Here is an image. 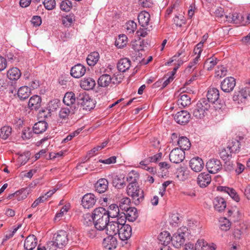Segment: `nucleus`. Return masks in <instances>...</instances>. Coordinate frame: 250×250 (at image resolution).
I'll return each instance as SVG.
<instances>
[{
    "label": "nucleus",
    "mask_w": 250,
    "mask_h": 250,
    "mask_svg": "<svg viewBox=\"0 0 250 250\" xmlns=\"http://www.w3.org/2000/svg\"><path fill=\"white\" fill-rule=\"evenodd\" d=\"M117 239L113 236L108 235L103 240V246L106 250H113L117 247Z\"/></svg>",
    "instance_id": "20"
},
{
    "label": "nucleus",
    "mask_w": 250,
    "mask_h": 250,
    "mask_svg": "<svg viewBox=\"0 0 250 250\" xmlns=\"http://www.w3.org/2000/svg\"><path fill=\"white\" fill-rule=\"evenodd\" d=\"M48 124L45 121H39L34 124L32 130L35 134H41L46 130Z\"/></svg>",
    "instance_id": "25"
},
{
    "label": "nucleus",
    "mask_w": 250,
    "mask_h": 250,
    "mask_svg": "<svg viewBox=\"0 0 250 250\" xmlns=\"http://www.w3.org/2000/svg\"><path fill=\"white\" fill-rule=\"evenodd\" d=\"M188 233V229L186 227L179 229L171 237V242L173 246L176 248H180L185 243V237Z\"/></svg>",
    "instance_id": "3"
},
{
    "label": "nucleus",
    "mask_w": 250,
    "mask_h": 250,
    "mask_svg": "<svg viewBox=\"0 0 250 250\" xmlns=\"http://www.w3.org/2000/svg\"><path fill=\"white\" fill-rule=\"evenodd\" d=\"M75 21V16L74 14L66 15L62 18V24L66 27H69Z\"/></svg>",
    "instance_id": "49"
},
{
    "label": "nucleus",
    "mask_w": 250,
    "mask_h": 250,
    "mask_svg": "<svg viewBox=\"0 0 250 250\" xmlns=\"http://www.w3.org/2000/svg\"><path fill=\"white\" fill-rule=\"evenodd\" d=\"M125 29L128 33H133L137 28V24L133 21H129L126 23Z\"/></svg>",
    "instance_id": "54"
},
{
    "label": "nucleus",
    "mask_w": 250,
    "mask_h": 250,
    "mask_svg": "<svg viewBox=\"0 0 250 250\" xmlns=\"http://www.w3.org/2000/svg\"><path fill=\"white\" fill-rule=\"evenodd\" d=\"M96 85L95 80L91 78H84L81 82V87L85 90L92 89Z\"/></svg>",
    "instance_id": "34"
},
{
    "label": "nucleus",
    "mask_w": 250,
    "mask_h": 250,
    "mask_svg": "<svg viewBox=\"0 0 250 250\" xmlns=\"http://www.w3.org/2000/svg\"><path fill=\"white\" fill-rule=\"evenodd\" d=\"M116 158L117 157L116 156H113L105 160L100 159L99 160L98 162L107 165L114 164L116 162Z\"/></svg>",
    "instance_id": "61"
},
{
    "label": "nucleus",
    "mask_w": 250,
    "mask_h": 250,
    "mask_svg": "<svg viewBox=\"0 0 250 250\" xmlns=\"http://www.w3.org/2000/svg\"><path fill=\"white\" fill-rule=\"evenodd\" d=\"M236 85L235 79L232 77L225 78L221 83V88L225 92L232 91Z\"/></svg>",
    "instance_id": "11"
},
{
    "label": "nucleus",
    "mask_w": 250,
    "mask_h": 250,
    "mask_svg": "<svg viewBox=\"0 0 250 250\" xmlns=\"http://www.w3.org/2000/svg\"><path fill=\"white\" fill-rule=\"evenodd\" d=\"M108 180L112 181L113 186L117 188H121L125 186V175L124 174H117L112 173L108 175Z\"/></svg>",
    "instance_id": "8"
},
{
    "label": "nucleus",
    "mask_w": 250,
    "mask_h": 250,
    "mask_svg": "<svg viewBox=\"0 0 250 250\" xmlns=\"http://www.w3.org/2000/svg\"><path fill=\"white\" fill-rule=\"evenodd\" d=\"M127 42V38L125 35H120L115 41V45L120 48L125 47Z\"/></svg>",
    "instance_id": "45"
},
{
    "label": "nucleus",
    "mask_w": 250,
    "mask_h": 250,
    "mask_svg": "<svg viewBox=\"0 0 250 250\" xmlns=\"http://www.w3.org/2000/svg\"><path fill=\"white\" fill-rule=\"evenodd\" d=\"M131 61L127 58L120 59L117 64V68L120 72H125L130 67Z\"/></svg>",
    "instance_id": "31"
},
{
    "label": "nucleus",
    "mask_w": 250,
    "mask_h": 250,
    "mask_svg": "<svg viewBox=\"0 0 250 250\" xmlns=\"http://www.w3.org/2000/svg\"><path fill=\"white\" fill-rule=\"evenodd\" d=\"M206 167L209 173L215 174L222 169V165L220 160L212 159L207 162Z\"/></svg>",
    "instance_id": "10"
},
{
    "label": "nucleus",
    "mask_w": 250,
    "mask_h": 250,
    "mask_svg": "<svg viewBox=\"0 0 250 250\" xmlns=\"http://www.w3.org/2000/svg\"><path fill=\"white\" fill-rule=\"evenodd\" d=\"M121 226L119 222L116 221H109L105 228L106 234L110 236L118 234Z\"/></svg>",
    "instance_id": "17"
},
{
    "label": "nucleus",
    "mask_w": 250,
    "mask_h": 250,
    "mask_svg": "<svg viewBox=\"0 0 250 250\" xmlns=\"http://www.w3.org/2000/svg\"><path fill=\"white\" fill-rule=\"evenodd\" d=\"M58 248H60V247L57 245V243L55 242V240L49 241L47 244V249L48 250H57Z\"/></svg>",
    "instance_id": "62"
},
{
    "label": "nucleus",
    "mask_w": 250,
    "mask_h": 250,
    "mask_svg": "<svg viewBox=\"0 0 250 250\" xmlns=\"http://www.w3.org/2000/svg\"><path fill=\"white\" fill-rule=\"evenodd\" d=\"M139 178V173L135 170H132L128 173L126 181L128 182V184H130V183L138 184L137 181Z\"/></svg>",
    "instance_id": "41"
},
{
    "label": "nucleus",
    "mask_w": 250,
    "mask_h": 250,
    "mask_svg": "<svg viewBox=\"0 0 250 250\" xmlns=\"http://www.w3.org/2000/svg\"><path fill=\"white\" fill-rule=\"evenodd\" d=\"M118 234L121 240L125 241L128 240L130 238L132 234L131 226L128 224L121 226Z\"/></svg>",
    "instance_id": "13"
},
{
    "label": "nucleus",
    "mask_w": 250,
    "mask_h": 250,
    "mask_svg": "<svg viewBox=\"0 0 250 250\" xmlns=\"http://www.w3.org/2000/svg\"><path fill=\"white\" fill-rule=\"evenodd\" d=\"M200 59V55H197L192 61H191L187 67L186 69V71L188 73L192 72L195 68L196 65L198 63Z\"/></svg>",
    "instance_id": "52"
},
{
    "label": "nucleus",
    "mask_w": 250,
    "mask_h": 250,
    "mask_svg": "<svg viewBox=\"0 0 250 250\" xmlns=\"http://www.w3.org/2000/svg\"><path fill=\"white\" fill-rule=\"evenodd\" d=\"M214 208L219 212L223 211L226 208V203L224 199L220 197H216L213 201Z\"/></svg>",
    "instance_id": "32"
},
{
    "label": "nucleus",
    "mask_w": 250,
    "mask_h": 250,
    "mask_svg": "<svg viewBox=\"0 0 250 250\" xmlns=\"http://www.w3.org/2000/svg\"><path fill=\"white\" fill-rule=\"evenodd\" d=\"M120 208L117 205L113 204L109 206L106 213L109 218H116L120 214Z\"/></svg>",
    "instance_id": "35"
},
{
    "label": "nucleus",
    "mask_w": 250,
    "mask_h": 250,
    "mask_svg": "<svg viewBox=\"0 0 250 250\" xmlns=\"http://www.w3.org/2000/svg\"><path fill=\"white\" fill-rule=\"evenodd\" d=\"M43 4L47 10H51L55 8L56 1L55 0H44Z\"/></svg>",
    "instance_id": "58"
},
{
    "label": "nucleus",
    "mask_w": 250,
    "mask_h": 250,
    "mask_svg": "<svg viewBox=\"0 0 250 250\" xmlns=\"http://www.w3.org/2000/svg\"><path fill=\"white\" fill-rule=\"evenodd\" d=\"M170 161L175 164H179L182 162L185 158V151L178 148L172 149L169 155Z\"/></svg>",
    "instance_id": "7"
},
{
    "label": "nucleus",
    "mask_w": 250,
    "mask_h": 250,
    "mask_svg": "<svg viewBox=\"0 0 250 250\" xmlns=\"http://www.w3.org/2000/svg\"><path fill=\"white\" fill-rule=\"evenodd\" d=\"M177 104L180 107H185L190 104L191 98L188 94L182 93L180 95Z\"/></svg>",
    "instance_id": "29"
},
{
    "label": "nucleus",
    "mask_w": 250,
    "mask_h": 250,
    "mask_svg": "<svg viewBox=\"0 0 250 250\" xmlns=\"http://www.w3.org/2000/svg\"><path fill=\"white\" fill-rule=\"evenodd\" d=\"M197 107L202 109L205 112L208 111L210 108V104L208 100L205 98L201 99L196 104Z\"/></svg>",
    "instance_id": "48"
},
{
    "label": "nucleus",
    "mask_w": 250,
    "mask_h": 250,
    "mask_svg": "<svg viewBox=\"0 0 250 250\" xmlns=\"http://www.w3.org/2000/svg\"><path fill=\"white\" fill-rule=\"evenodd\" d=\"M67 236L66 231L61 230L54 234L53 240L57 243V245L60 247V248H62L68 243V239Z\"/></svg>",
    "instance_id": "9"
},
{
    "label": "nucleus",
    "mask_w": 250,
    "mask_h": 250,
    "mask_svg": "<svg viewBox=\"0 0 250 250\" xmlns=\"http://www.w3.org/2000/svg\"><path fill=\"white\" fill-rule=\"evenodd\" d=\"M227 20L230 22H233L235 23H239L241 21L240 19L243 17L241 15L237 13H234L229 16H226Z\"/></svg>",
    "instance_id": "50"
},
{
    "label": "nucleus",
    "mask_w": 250,
    "mask_h": 250,
    "mask_svg": "<svg viewBox=\"0 0 250 250\" xmlns=\"http://www.w3.org/2000/svg\"><path fill=\"white\" fill-rule=\"evenodd\" d=\"M126 192L128 196L131 197L135 205H139L144 200V191L139 188L138 184H128Z\"/></svg>",
    "instance_id": "2"
},
{
    "label": "nucleus",
    "mask_w": 250,
    "mask_h": 250,
    "mask_svg": "<svg viewBox=\"0 0 250 250\" xmlns=\"http://www.w3.org/2000/svg\"><path fill=\"white\" fill-rule=\"evenodd\" d=\"M125 211L126 212L127 220L130 222L134 221L138 217L137 210L134 207H130Z\"/></svg>",
    "instance_id": "38"
},
{
    "label": "nucleus",
    "mask_w": 250,
    "mask_h": 250,
    "mask_svg": "<svg viewBox=\"0 0 250 250\" xmlns=\"http://www.w3.org/2000/svg\"><path fill=\"white\" fill-rule=\"evenodd\" d=\"M76 109L73 106L62 107L59 112V117L62 119H68L70 115L74 114Z\"/></svg>",
    "instance_id": "30"
},
{
    "label": "nucleus",
    "mask_w": 250,
    "mask_h": 250,
    "mask_svg": "<svg viewBox=\"0 0 250 250\" xmlns=\"http://www.w3.org/2000/svg\"><path fill=\"white\" fill-rule=\"evenodd\" d=\"M204 164L203 160L198 157H194L189 161V167L191 169L196 172L201 171L204 167Z\"/></svg>",
    "instance_id": "18"
},
{
    "label": "nucleus",
    "mask_w": 250,
    "mask_h": 250,
    "mask_svg": "<svg viewBox=\"0 0 250 250\" xmlns=\"http://www.w3.org/2000/svg\"><path fill=\"white\" fill-rule=\"evenodd\" d=\"M117 218L116 221L119 222L120 225L121 226L126 225L125 224L126 220L127 219V216L126 215V213L124 212H122V211L120 212V214L116 217Z\"/></svg>",
    "instance_id": "59"
},
{
    "label": "nucleus",
    "mask_w": 250,
    "mask_h": 250,
    "mask_svg": "<svg viewBox=\"0 0 250 250\" xmlns=\"http://www.w3.org/2000/svg\"><path fill=\"white\" fill-rule=\"evenodd\" d=\"M250 96V89L249 87L242 88L240 91L235 92L233 96V100L240 104L245 103L247 99Z\"/></svg>",
    "instance_id": "6"
},
{
    "label": "nucleus",
    "mask_w": 250,
    "mask_h": 250,
    "mask_svg": "<svg viewBox=\"0 0 250 250\" xmlns=\"http://www.w3.org/2000/svg\"><path fill=\"white\" fill-rule=\"evenodd\" d=\"M77 101V97L75 94L72 92H66L63 97V102L67 106H73L75 109L78 108V104L76 103Z\"/></svg>",
    "instance_id": "14"
},
{
    "label": "nucleus",
    "mask_w": 250,
    "mask_h": 250,
    "mask_svg": "<svg viewBox=\"0 0 250 250\" xmlns=\"http://www.w3.org/2000/svg\"><path fill=\"white\" fill-rule=\"evenodd\" d=\"M60 102L58 99H54L49 102L48 104V110L50 112L56 111L59 107Z\"/></svg>",
    "instance_id": "51"
},
{
    "label": "nucleus",
    "mask_w": 250,
    "mask_h": 250,
    "mask_svg": "<svg viewBox=\"0 0 250 250\" xmlns=\"http://www.w3.org/2000/svg\"><path fill=\"white\" fill-rule=\"evenodd\" d=\"M17 94L20 100L23 101L29 97L31 94V90L28 86H23L18 89Z\"/></svg>",
    "instance_id": "33"
},
{
    "label": "nucleus",
    "mask_w": 250,
    "mask_h": 250,
    "mask_svg": "<svg viewBox=\"0 0 250 250\" xmlns=\"http://www.w3.org/2000/svg\"><path fill=\"white\" fill-rule=\"evenodd\" d=\"M240 142L238 140L232 141L227 146V149L231 153H237L239 151L240 148Z\"/></svg>",
    "instance_id": "40"
},
{
    "label": "nucleus",
    "mask_w": 250,
    "mask_h": 250,
    "mask_svg": "<svg viewBox=\"0 0 250 250\" xmlns=\"http://www.w3.org/2000/svg\"><path fill=\"white\" fill-rule=\"evenodd\" d=\"M119 202V206H118L121 211H125L130 208L131 202L129 198L127 197H123L120 200Z\"/></svg>",
    "instance_id": "44"
},
{
    "label": "nucleus",
    "mask_w": 250,
    "mask_h": 250,
    "mask_svg": "<svg viewBox=\"0 0 250 250\" xmlns=\"http://www.w3.org/2000/svg\"><path fill=\"white\" fill-rule=\"evenodd\" d=\"M20 70L17 67H12L7 72V77L11 81H16L21 76Z\"/></svg>",
    "instance_id": "26"
},
{
    "label": "nucleus",
    "mask_w": 250,
    "mask_h": 250,
    "mask_svg": "<svg viewBox=\"0 0 250 250\" xmlns=\"http://www.w3.org/2000/svg\"><path fill=\"white\" fill-rule=\"evenodd\" d=\"M86 72L85 67L81 63H78L72 67L70 70L71 75L75 78H80Z\"/></svg>",
    "instance_id": "16"
},
{
    "label": "nucleus",
    "mask_w": 250,
    "mask_h": 250,
    "mask_svg": "<svg viewBox=\"0 0 250 250\" xmlns=\"http://www.w3.org/2000/svg\"><path fill=\"white\" fill-rule=\"evenodd\" d=\"M158 239L164 246H167L171 241V236L167 231L161 232L158 236Z\"/></svg>",
    "instance_id": "37"
},
{
    "label": "nucleus",
    "mask_w": 250,
    "mask_h": 250,
    "mask_svg": "<svg viewBox=\"0 0 250 250\" xmlns=\"http://www.w3.org/2000/svg\"><path fill=\"white\" fill-rule=\"evenodd\" d=\"M190 118V114L188 112L182 110L175 114L174 120L180 125H185L189 122Z\"/></svg>",
    "instance_id": "15"
},
{
    "label": "nucleus",
    "mask_w": 250,
    "mask_h": 250,
    "mask_svg": "<svg viewBox=\"0 0 250 250\" xmlns=\"http://www.w3.org/2000/svg\"><path fill=\"white\" fill-rule=\"evenodd\" d=\"M195 250H209V247L204 240L199 239L195 245Z\"/></svg>",
    "instance_id": "47"
},
{
    "label": "nucleus",
    "mask_w": 250,
    "mask_h": 250,
    "mask_svg": "<svg viewBox=\"0 0 250 250\" xmlns=\"http://www.w3.org/2000/svg\"><path fill=\"white\" fill-rule=\"evenodd\" d=\"M69 209V208L68 206L65 205L62 207L60 211L56 213L54 218L55 220H59L68 211Z\"/></svg>",
    "instance_id": "57"
},
{
    "label": "nucleus",
    "mask_w": 250,
    "mask_h": 250,
    "mask_svg": "<svg viewBox=\"0 0 250 250\" xmlns=\"http://www.w3.org/2000/svg\"><path fill=\"white\" fill-rule=\"evenodd\" d=\"M78 104H81L83 109L90 110L94 107V101L85 92H83L79 93L77 96Z\"/></svg>",
    "instance_id": "4"
},
{
    "label": "nucleus",
    "mask_w": 250,
    "mask_h": 250,
    "mask_svg": "<svg viewBox=\"0 0 250 250\" xmlns=\"http://www.w3.org/2000/svg\"><path fill=\"white\" fill-rule=\"evenodd\" d=\"M121 81L118 80L115 76L111 77L110 75L107 74L102 75L97 81L98 85L103 87L108 86L111 83L115 84L119 83Z\"/></svg>",
    "instance_id": "5"
},
{
    "label": "nucleus",
    "mask_w": 250,
    "mask_h": 250,
    "mask_svg": "<svg viewBox=\"0 0 250 250\" xmlns=\"http://www.w3.org/2000/svg\"><path fill=\"white\" fill-rule=\"evenodd\" d=\"M12 129L9 126H4L0 129V138L6 140L11 134Z\"/></svg>",
    "instance_id": "42"
},
{
    "label": "nucleus",
    "mask_w": 250,
    "mask_h": 250,
    "mask_svg": "<svg viewBox=\"0 0 250 250\" xmlns=\"http://www.w3.org/2000/svg\"><path fill=\"white\" fill-rule=\"evenodd\" d=\"M95 196L91 193H86L82 198V205L84 208H93L96 202Z\"/></svg>",
    "instance_id": "12"
},
{
    "label": "nucleus",
    "mask_w": 250,
    "mask_h": 250,
    "mask_svg": "<svg viewBox=\"0 0 250 250\" xmlns=\"http://www.w3.org/2000/svg\"><path fill=\"white\" fill-rule=\"evenodd\" d=\"M60 9L64 12H69L72 7V3L69 0H63L60 3Z\"/></svg>",
    "instance_id": "53"
},
{
    "label": "nucleus",
    "mask_w": 250,
    "mask_h": 250,
    "mask_svg": "<svg viewBox=\"0 0 250 250\" xmlns=\"http://www.w3.org/2000/svg\"><path fill=\"white\" fill-rule=\"evenodd\" d=\"M92 217L95 228L99 231L104 230L107 223L109 222V217L106 213V210L103 207L95 208L93 211Z\"/></svg>",
    "instance_id": "1"
},
{
    "label": "nucleus",
    "mask_w": 250,
    "mask_h": 250,
    "mask_svg": "<svg viewBox=\"0 0 250 250\" xmlns=\"http://www.w3.org/2000/svg\"><path fill=\"white\" fill-rule=\"evenodd\" d=\"M99 54L97 52H93L89 54L86 58V62L89 66L95 65L99 60Z\"/></svg>",
    "instance_id": "39"
},
{
    "label": "nucleus",
    "mask_w": 250,
    "mask_h": 250,
    "mask_svg": "<svg viewBox=\"0 0 250 250\" xmlns=\"http://www.w3.org/2000/svg\"><path fill=\"white\" fill-rule=\"evenodd\" d=\"M108 180L102 178L99 179L95 185L96 191L99 193L104 192L108 188Z\"/></svg>",
    "instance_id": "27"
},
{
    "label": "nucleus",
    "mask_w": 250,
    "mask_h": 250,
    "mask_svg": "<svg viewBox=\"0 0 250 250\" xmlns=\"http://www.w3.org/2000/svg\"><path fill=\"white\" fill-rule=\"evenodd\" d=\"M100 231L95 227L87 229V236L90 238H98L100 236Z\"/></svg>",
    "instance_id": "55"
},
{
    "label": "nucleus",
    "mask_w": 250,
    "mask_h": 250,
    "mask_svg": "<svg viewBox=\"0 0 250 250\" xmlns=\"http://www.w3.org/2000/svg\"><path fill=\"white\" fill-rule=\"evenodd\" d=\"M42 99L38 95L32 96L28 102V106L31 110H38L41 105Z\"/></svg>",
    "instance_id": "23"
},
{
    "label": "nucleus",
    "mask_w": 250,
    "mask_h": 250,
    "mask_svg": "<svg viewBox=\"0 0 250 250\" xmlns=\"http://www.w3.org/2000/svg\"><path fill=\"white\" fill-rule=\"evenodd\" d=\"M220 228L223 231H228L230 229L231 223L225 217H221L219 220Z\"/></svg>",
    "instance_id": "46"
},
{
    "label": "nucleus",
    "mask_w": 250,
    "mask_h": 250,
    "mask_svg": "<svg viewBox=\"0 0 250 250\" xmlns=\"http://www.w3.org/2000/svg\"><path fill=\"white\" fill-rule=\"evenodd\" d=\"M220 156L221 158H222L224 160H227L229 157H231V153H230V151H229L227 148L223 149L220 153Z\"/></svg>",
    "instance_id": "64"
},
{
    "label": "nucleus",
    "mask_w": 250,
    "mask_h": 250,
    "mask_svg": "<svg viewBox=\"0 0 250 250\" xmlns=\"http://www.w3.org/2000/svg\"><path fill=\"white\" fill-rule=\"evenodd\" d=\"M177 143L180 148L183 151L185 150H188L191 146L190 142L189 139L186 137H181L179 138L177 141Z\"/></svg>",
    "instance_id": "36"
},
{
    "label": "nucleus",
    "mask_w": 250,
    "mask_h": 250,
    "mask_svg": "<svg viewBox=\"0 0 250 250\" xmlns=\"http://www.w3.org/2000/svg\"><path fill=\"white\" fill-rule=\"evenodd\" d=\"M38 240L34 235H30L24 241V248L26 250H33L37 246Z\"/></svg>",
    "instance_id": "21"
},
{
    "label": "nucleus",
    "mask_w": 250,
    "mask_h": 250,
    "mask_svg": "<svg viewBox=\"0 0 250 250\" xmlns=\"http://www.w3.org/2000/svg\"><path fill=\"white\" fill-rule=\"evenodd\" d=\"M217 189L221 191L227 193L234 201L238 202L240 200L239 197L235 190L231 188L227 187L220 186Z\"/></svg>",
    "instance_id": "28"
},
{
    "label": "nucleus",
    "mask_w": 250,
    "mask_h": 250,
    "mask_svg": "<svg viewBox=\"0 0 250 250\" xmlns=\"http://www.w3.org/2000/svg\"><path fill=\"white\" fill-rule=\"evenodd\" d=\"M227 70L226 67L221 66L218 67L217 70L216 71V73L217 76H219L220 77H224L227 74Z\"/></svg>",
    "instance_id": "63"
},
{
    "label": "nucleus",
    "mask_w": 250,
    "mask_h": 250,
    "mask_svg": "<svg viewBox=\"0 0 250 250\" xmlns=\"http://www.w3.org/2000/svg\"><path fill=\"white\" fill-rule=\"evenodd\" d=\"M211 181V176L207 172L201 173L197 177V184L201 188L207 187L210 183Z\"/></svg>",
    "instance_id": "19"
},
{
    "label": "nucleus",
    "mask_w": 250,
    "mask_h": 250,
    "mask_svg": "<svg viewBox=\"0 0 250 250\" xmlns=\"http://www.w3.org/2000/svg\"><path fill=\"white\" fill-rule=\"evenodd\" d=\"M208 101L212 103H214L219 98V91L218 89L215 87H209L208 88L207 94Z\"/></svg>",
    "instance_id": "22"
},
{
    "label": "nucleus",
    "mask_w": 250,
    "mask_h": 250,
    "mask_svg": "<svg viewBox=\"0 0 250 250\" xmlns=\"http://www.w3.org/2000/svg\"><path fill=\"white\" fill-rule=\"evenodd\" d=\"M217 59L214 57H210L205 62L204 68L208 71L211 70L217 63Z\"/></svg>",
    "instance_id": "43"
},
{
    "label": "nucleus",
    "mask_w": 250,
    "mask_h": 250,
    "mask_svg": "<svg viewBox=\"0 0 250 250\" xmlns=\"http://www.w3.org/2000/svg\"><path fill=\"white\" fill-rule=\"evenodd\" d=\"M32 136V133L29 127L24 128L21 133V137L23 139H28Z\"/></svg>",
    "instance_id": "60"
},
{
    "label": "nucleus",
    "mask_w": 250,
    "mask_h": 250,
    "mask_svg": "<svg viewBox=\"0 0 250 250\" xmlns=\"http://www.w3.org/2000/svg\"><path fill=\"white\" fill-rule=\"evenodd\" d=\"M150 16L149 13L145 11L140 12L138 16L139 24L144 27L147 26L150 21Z\"/></svg>",
    "instance_id": "24"
},
{
    "label": "nucleus",
    "mask_w": 250,
    "mask_h": 250,
    "mask_svg": "<svg viewBox=\"0 0 250 250\" xmlns=\"http://www.w3.org/2000/svg\"><path fill=\"white\" fill-rule=\"evenodd\" d=\"M205 113L206 112L203 109L198 108L197 105L195 106L192 111L193 116L197 119L203 118L205 116Z\"/></svg>",
    "instance_id": "56"
}]
</instances>
